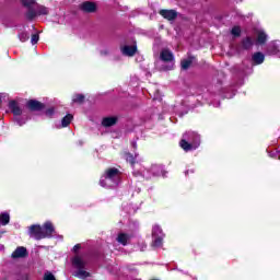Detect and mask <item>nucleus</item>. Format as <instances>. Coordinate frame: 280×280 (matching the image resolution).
Returning a JSON list of instances; mask_svg holds the SVG:
<instances>
[{"mask_svg":"<svg viewBox=\"0 0 280 280\" xmlns=\"http://www.w3.org/2000/svg\"><path fill=\"white\" fill-rule=\"evenodd\" d=\"M54 224L51 222H46L44 226L40 225H32L28 229L30 237H34V240H45L47 237H52L55 233Z\"/></svg>","mask_w":280,"mask_h":280,"instance_id":"1","label":"nucleus"},{"mask_svg":"<svg viewBox=\"0 0 280 280\" xmlns=\"http://www.w3.org/2000/svg\"><path fill=\"white\" fill-rule=\"evenodd\" d=\"M121 178V173L117 168H108L105 174L101 177V187H106L107 189H113L119 185Z\"/></svg>","mask_w":280,"mask_h":280,"instance_id":"2","label":"nucleus"},{"mask_svg":"<svg viewBox=\"0 0 280 280\" xmlns=\"http://www.w3.org/2000/svg\"><path fill=\"white\" fill-rule=\"evenodd\" d=\"M179 145L185 152H191L200 145V136L194 131H187L183 135Z\"/></svg>","mask_w":280,"mask_h":280,"instance_id":"3","label":"nucleus"},{"mask_svg":"<svg viewBox=\"0 0 280 280\" xmlns=\"http://www.w3.org/2000/svg\"><path fill=\"white\" fill-rule=\"evenodd\" d=\"M72 266L77 268V271L74 272V277H78L79 279H88V277H91V273L84 270V266H86V261L84 260V257L80 255L74 256L72 259Z\"/></svg>","mask_w":280,"mask_h":280,"instance_id":"4","label":"nucleus"},{"mask_svg":"<svg viewBox=\"0 0 280 280\" xmlns=\"http://www.w3.org/2000/svg\"><path fill=\"white\" fill-rule=\"evenodd\" d=\"M160 59L162 62H167V66L164 67V71H170L171 69H174V54L171 52L170 49H162L160 52Z\"/></svg>","mask_w":280,"mask_h":280,"instance_id":"5","label":"nucleus"},{"mask_svg":"<svg viewBox=\"0 0 280 280\" xmlns=\"http://www.w3.org/2000/svg\"><path fill=\"white\" fill-rule=\"evenodd\" d=\"M152 246L154 248H161L163 246V237H165V234H163V230H161V226L154 225L152 230Z\"/></svg>","mask_w":280,"mask_h":280,"instance_id":"6","label":"nucleus"},{"mask_svg":"<svg viewBox=\"0 0 280 280\" xmlns=\"http://www.w3.org/2000/svg\"><path fill=\"white\" fill-rule=\"evenodd\" d=\"M268 56H278L280 58V49L279 44L277 42H271L267 47Z\"/></svg>","mask_w":280,"mask_h":280,"instance_id":"7","label":"nucleus"},{"mask_svg":"<svg viewBox=\"0 0 280 280\" xmlns=\"http://www.w3.org/2000/svg\"><path fill=\"white\" fill-rule=\"evenodd\" d=\"M13 259H23V257H27V248L20 246L18 247L11 255Z\"/></svg>","mask_w":280,"mask_h":280,"instance_id":"8","label":"nucleus"},{"mask_svg":"<svg viewBox=\"0 0 280 280\" xmlns=\"http://www.w3.org/2000/svg\"><path fill=\"white\" fill-rule=\"evenodd\" d=\"M160 14L161 16H163V19H166L167 21H174V19L178 16L176 10H161Z\"/></svg>","mask_w":280,"mask_h":280,"instance_id":"9","label":"nucleus"},{"mask_svg":"<svg viewBox=\"0 0 280 280\" xmlns=\"http://www.w3.org/2000/svg\"><path fill=\"white\" fill-rule=\"evenodd\" d=\"M26 106L30 108V110H43V108H45L43 103L34 100L28 101Z\"/></svg>","mask_w":280,"mask_h":280,"instance_id":"10","label":"nucleus"},{"mask_svg":"<svg viewBox=\"0 0 280 280\" xmlns=\"http://www.w3.org/2000/svg\"><path fill=\"white\" fill-rule=\"evenodd\" d=\"M9 108L13 113V115H16L18 117L23 114V110L19 106V103H16L15 101H11L9 103Z\"/></svg>","mask_w":280,"mask_h":280,"instance_id":"11","label":"nucleus"},{"mask_svg":"<svg viewBox=\"0 0 280 280\" xmlns=\"http://www.w3.org/2000/svg\"><path fill=\"white\" fill-rule=\"evenodd\" d=\"M151 173L153 176H165V171L163 170V166L153 164L151 166Z\"/></svg>","mask_w":280,"mask_h":280,"instance_id":"12","label":"nucleus"},{"mask_svg":"<svg viewBox=\"0 0 280 280\" xmlns=\"http://www.w3.org/2000/svg\"><path fill=\"white\" fill-rule=\"evenodd\" d=\"M117 124V117L112 116V117H105L103 118L102 125L105 128H110V126H115Z\"/></svg>","mask_w":280,"mask_h":280,"instance_id":"13","label":"nucleus"},{"mask_svg":"<svg viewBox=\"0 0 280 280\" xmlns=\"http://www.w3.org/2000/svg\"><path fill=\"white\" fill-rule=\"evenodd\" d=\"M121 52L124 56H135L137 54V46H124Z\"/></svg>","mask_w":280,"mask_h":280,"instance_id":"14","label":"nucleus"},{"mask_svg":"<svg viewBox=\"0 0 280 280\" xmlns=\"http://www.w3.org/2000/svg\"><path fill=\"white\" fill-rule=\"evenodd\" d=\"M252 60L255 65H262L264 60H266V56H264L262 52H255Z\"/></svg>","mask_w":280,"mask_h":280,"instance_id":"15","label":"nucleus"},{"mask_svg":"<svg viewBox=\"0 0 280 280\" xmlns=\"http://www.w3.org/2000/svg\"><path fill=\"white\" fill-rule=\"evenodd\" d=\"M268 40V35L264 31L257 32V45H264Z\"/></svg>","mask_w":280,"mask_h":280,"instance_id":"16","label":"nucleus"},{"mask_svg":"<svg viewBox=\"0 0 280 280\" xmlns=\"http://www.w3.org/2000/svg\"><path fill=\"white\" fill-rule=\"evenodd\" d=\"M95 3L93 2H83L81 4V9L84 11V12H95Z\"/></svg>","mask_w":280,"mask_h":280,"instance_id":"17","label":"nucleus"},{"mask_svg":"<svg viewBox=\"0 0 280 280\" xmlns=\"http://www.w3.org/2000/svg\"><path fill=\"white\" fill-rule=\"evenodd\" d=\"M0 224H2V226L10 224V214L8 212L0 214Z\"/></svg>","mask_w":280,"mask_h":280,"instance_id":"18","label":"nucleus"},{"mask_svg":"<svg viewBox=\"0 0 280 280\" xmlns=\"http://www.w3.org/2000/svg\"><path fill=\"white\" fill-rule=\"evenodd\" d=\"M131 236H128L127 234H119L118 237H117V242L119 244H122V246H126V244H128V240H130Z\"/></svg>","mask_w":280,"mask_h":280,"instance_id":"19","label":"nucleus"},{"mask_svg":"<svg viewBox=\"0 0 280 280\" xmlns=\"http://www.w3.org/2000/svg\"><path fill=\"white\" fill-rule=\"evenodd\" d=\"M72 120H73V115L68 114L67 116H65L61 120L62 128H67V126H69V124H71Z\"/></svg>","mask_w":280,"mask_h":280,"instance_id":"20","label":"nucleus"},{"mask_svg":"<svg viewBox=\"0 0 280 280\" xmlns=\"http://www.w3.org/2000/svg\"><path fill=\"white\" fill-rule=\"evenodd\" d=\"M243 47H244V49H250V47H253V38L246 37L243 40Z\"/></svg>","mask_w":280,"mask_h":280,"instance_id":"21","label":"nucleus"},{"mask_svg":"<svg viewBox=\"0 0 280 280\" xmlns=\"http://www.w3.org/2000/svg\"><path fill=\"white\" fill-rule=\"evenodd\" d=\"M84 102V95L82 94H77L72 98V104H82Z\"/></svg>","mask_w":280,"mask_h":280,"instance_id":"22","label":"nucleus"},{"mask_svg":"<svg viewBox=\"0 0 280 280\" xmlns=\"http://www.w3.org/2000/svg\"><path fill=\"white\" fill-rule=\"evenodd\" d=\"M36 12L39 16L47 15V14H49V9H47V7H38Z\"/></svg>","mask_w":280,"mask_h":280,"instance_id":"23","label":"nucleus"},{"mask_svg":"<svg viewBox=\"0 0 280 280\" xmlns=\"http://www.w3.org/2000/svg\"><path fill=\"white\" fill-rule=\"evenodd\" d=\"M19 39L21 40V43H25L27 40H30V34L23 32L19 34Z\"/></svg>","mask_w":280,"mask_h":280,"instance_id":"24","label":"nucleus"},{"mask_svg":"<svg viewBox=\"0 0 280 280\" xmlns=\"http://www.w3.org/2000/svg\"><path fill=\"white\" fill-rule=\"evenodd\" d=\"M189 67H191V60H189V59H184V60L182 61V69L187 70Z\"/></svg>","mask_w":280,"mask_h":280,"instance_id":"25","label":"nucleus"},{"mask_svg":"<svg viewBox=\"0 0 280 280\" xmlns=\"http://www.w3.org/2000/svg\"><path fill=\"white\" fill-rule=\"evenodd\" d=\"M34 3H36L35 0H22V4L25 7V8H31L34 5Z\"/></svg>","mask_w":280,"mask_h":280,"instance_id":"26","label":"nucleus"},{"mask_svg":"<svg viewBox=\"0 0 280 280\" xmlns=\"http://www.w3.org/2000/svg\"><path fill=\"white\" fill-rule=\"evenodd\" d=\"M231 33L233 36H240L242 34V30L238 26H234Z\"/></svg>","mask_w":280,"mask_h":280,"instance_id":"27","label":"nucleus"},{"mask_svg":"<svg viewBox=\"0 0 280 280\" xmlns=\"http://www.w3.org/2000/svg\"><path fill=\"white\" fill-rule=\"evenodd\" d=\"M38 40H39L38 34L32 35V38H31L32 45H36V43H38Z\"/></svg>","mask_w":280,"mask_h":280,"instance_id":"28","label":"nucleus"},{"mask_svg":"<svg viewBox=\"0 0 280 280\" xmlns=\"http://www.w3.org/2000/svg\"><path fill=\"white\" fill-rule=\"evenodd\" d=\"M44 280H56V277L51 272H46L44 276Z\"/></svg>","mask_w":280,"mask_h":280,"instance_id":"29","label":"nucleus"},{"mask_svg":"<svg viewBox=\"0 0 280 280\" xmlns=\"http://www.w3.org/2000/svg\"><path fill=\"white\" fill-rule=\"evenodd\" d=\"M36 14H38L37 12L34 11H28L26 16L30 21H32V19H34L36 16Z\"/></svg>","mask_w":280,"mask_h":280,"instance_id":"30","label":"nucleus"},{"mask_svg":"<svg viewBox=\"0 0 280 280\" xmlns=\"http://www.w3.org/2000/svg\"><path fill=\"white\" fill-rule=\"evenodd\" d=\"M126 159L131 165H135V156L132 154H127Z\"/></svg>","mask_w":280,"mask_h":280,"instance_id":"31","label":"nucleus"},{"mask_svg":"<svg viewBox=\"0 0 280 280\" xmlns=\"http://www.w3.org/2000/svg\"><path fill=\"white\" fill-rule=\"evenodd\" d=\"M46 115H47V117H52L54 108H49L48 110H46Z\"/></svg>","mask_w":280,"mask_h":280,"instance_id":"32","label":"nucleus"},{"mask_svg":"<svg viewBox=\"0 0 280 280\" xmlns=\"http://www.w3.org/2000/svg\"><path fill=\"white\" fill-rule=\"evenodd\" d=\"M16 124H19L20 126H23L25 124V120H22L21 118H16L15 119Z\"/></svg>","mask_w":280,"mask_h":280,"instance_id":"33","label":"nucleus"},{"mask_svg":"<svg viewBox=\"0 0 280 280\" xmlns=\"http://www.w3.org/2000/svg\"><path fill=\"white\" fill-rule=\"evenodd\" d=\"M78 250H80V244H77V245H74V247H73V252H74V253H78Z\"/></svg>","mask_w":280,"mask_h":280,"instance_id":"34","label":"nucleus"},{"mask_svg":"<svg viewBox=\"0 0 280 280\" xmlns=\"http://www.w3.org/2000/svg\"><path fill=\"white\" fill-rule=\"evenodd\" d=\"M132 148H137V142H132Z\"/></svg>","mask_w":280,"mask_h":280,"instance_id":"35","label":"nucleus"},{"mask_svg":"<svg viewBox=\"0 0 280 280\" xmlns=\"http://www.w3.org/2000/svg\"><path fill=\"white\" fill-rule=\"evenodd\" d=\"M147 246H148V245H143L142 248H141V250H143V248H147Z\"/></svg>","mask_w":280,"mask_h":280,"instance_id":"36","label":"nucleus"},{"mask_svg":"<svg viewBox=\"0 0 280 280\" xmlns=\"http://www.w3.org/2000/svg\"><path fill=\"white\" fill-rule=\"evenodd\" d=\"M188 174H189V171H186V172H185V175L187 176Z\"/></svg>","mask_w":280,"mask_h":280,"instance_id":"37","label":"nucleus"},{"mask_svg":"<svg viewBox=\"0 0 280 280\" xmlns=\"http://www.w3.org/2000/svg\"><path fill=\"white\" fill-rule=\"evenodd\" d=\"M190 173L194 174V171L191 170Z\"/></svg>","mask_w":280,"mask_h":280,"instance_id":"38","label":"nucleus"}]
</instances>
